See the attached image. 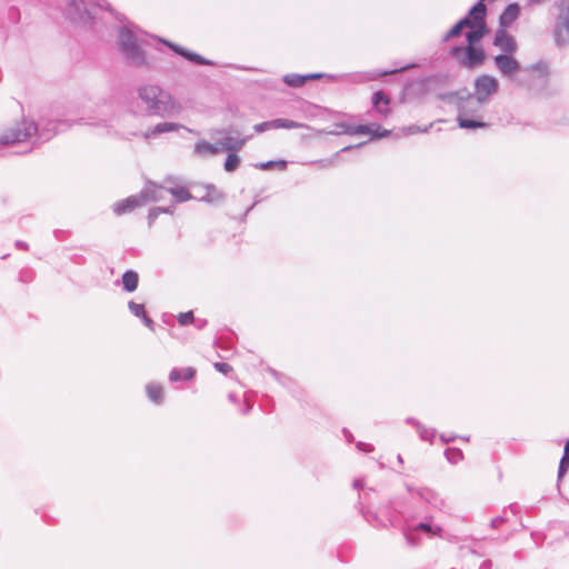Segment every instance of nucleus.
<instances>
[{
	"label": "nucleus",
	"instance_id": "nucleus-1",
	"mask_svg": "<svg viewBox=\"0 0 569 569\" xmlns=\"http://www.w3.org/2000/svg\"><path fill=\"white\" fill-rule=\"evenodd\" d=\"M137 93L150 114L176 118L182 111L181 103L159 86L142 84L138 88Z\"/></svg>",
	"mask_w": 569,
	"mask_h": 569
},
{
	"label": "nucleus",
	"instance_id": "nucleus-2",
	"mask_svg": "<svg viewBox=\"0 0 569 569\" xmlns=\"http://www.w3.org/2000/svg\"><path fill=\"white\" fill-rule=\"evenodd\" d=\"M119 44L127 62L132 67H147L149 60L146 51L140 47L133 30L123 27L119 31Z\"/></svg>",
	"mask_w": 569,
	"mask_h": 569
},
{
	"label": "nucleus",
	"instance_id": "nucleus-3",
	"mask_svg": "<svg viewBox=\"0 0 569 569\" xmlns=\"http://www.w3.org/2000/svg\"><path fill=\"white\" fill-rule=\"evenodd\" d=\"M38 131L37 123L28 118H22L16 124L0 130V146H11L23 142Z\"/></svg>",
	"mask_w": 569,
	"mask_h": 569
},
{
	"label": "nucleus",
	"instance_id": "nucleus-4",
	"mask_svg": "<svg viewBox=\"0 0 569 569\" xmlns=\"http://www.w3.org/2000/svg\"><path fill=\"white\" fill-rule=\"evenodd\" d=\"M469 96L466 98H460V102L458 104L459 113H458V122L460 128L463 129H477L485 128L486 123L482 121L481 109L482 107L475 106L469 103Z\"/></svg>",
	"mask_w": 569,
	"mask_h": 569
},
{
	"label": "nucleus",
	"instance_id": "nucleus-5",
	"mask_svg": "<svg viewBox=\"0 0 569 569\" xmlns=\"http://www.w3.org/2000/svg\"><path fill=\"white\" fill-rule=\"evenodd\" d=\"M499 81L493 76L482 74L475 80V96H469V103L482 107L499 90Z\"/></svg>",
	"mask_w": 569,
	"mask_h": 569
},
{
	"label": "nucleus",
	"instance_id": "nucleus-6",
	"mask_svg": "<svg viewBox=\"0 0 569 569\" xmlns=\"http://www.w3.org/2000/svg\"><path fill=\"white\" fill-rule=\"evenodd\" d=\"M452 54L461 64L468 68H473L481 64L485 59L483 50L475 46H468L466 48H453Z\"/></svg>",
	"mask_w": 569,
	"mask_h": 569
},
{
	"label": "nucleus",
	"instance_id": "nucleus-7",
	"mask_svg": "<svg viewBox=\"0 0 569 569\" xmlns=\"http://www.w3.org/2000/svg\"><path fill=\"white\" fill-rule=\"evenodd\" d=\"M486 12V7L483 3L479 2L470 10V16L473 20H471V30L467 33V40L469 46H473V43L478 42L483 37V24L482 18Z\"/></svg>",
	"mask_w": 569,
	"mask_h": 569
},
{
	"label": "nucleus",
	"instance_id": "nucleus-8",
	"mask_svg": "<svg viewBox=\"0 0 569 569\" xmlns=\"http://www.w3.org/2000/svg\"><path fill=\"white\" fill-rule=\"evenodd\" d=\"M556 40L559 44H569V0H563L556 26Z\"/></svg>",
	"mask_w": 569,
	"mask_h": 569
},
{
	"label": "nucleus",
	"instance_id": "nucleus-9",
	"mask_svg": "<svg viewBox=\"0 0 569 569\" xmlns=\"http://www.w3.org/2000/svg\"><path fill=\"white\" fill-rule=\"evenodd\" d=\"M493 61L497 69L506 78L512 79L520 70V64L512 54H498L493 58Z\"/></svg>",
	"mask_w": 569,
	"mask_h": 569
},
{
	"label": "nucleus",
	"instance_id": "nucleus-10",
	"mask_svg": "<svg viewBox=\"0 0 569 569\" xmlns=\"http://www.w3.org/2000/svg\"><path fill=\"white\" fill-rule=\"evenodd\" d=\"M298 128H309L307 124L301 122H296L289 119H274L271 121H264L253 126V130L257 133H262L272 129H298Z\"/></svg>",
	"mask_w": 569,
	"mask_h": 569
},
{
	"label": "nucleus",
	"instance_id": "nucleus-11",
	"mask_svg": "<svg viewBox=\"0 0 569 569\" xmlns=\"http://www.w3.org/2000/svg\"><path fill=\"white\" fill-rule=\"evenodd\" d=\"M181 129L187 130V128L181 123L163 121L148 128L143 132V138L147 140L157 139L164 133L178 132Z\"/></svg>",
	"mask_w": 569,
	"mask_h": 569
},
{
	"label": "nucleus",
	"instance_id": "nucleus-12",
	"mask_svg": "<svg viewBox=\"0 0 569 569\" xmlns=\"http://www.w3.org/2000/svg\"><path fill=\"white\" fill-rule=\"evenodd\" d=\"M143 200L141 197V192L138 194L130 196L126 199L119 200L113 203L112 211L117 216H122L129 212H132L134 209L143 207Z\"/></svg>",
	"mask_w": 569,
	"mask_h": 569
},
{
	"label": "nucleus",
	"instance_id": "nucleus-13",
	"mask_svg": "<svg viewBox=\"0 0 569 569\" xmlns=\"http://www.w3.org/2000/svg\"><path fill=\"white\" fill-rule=\"evenodd\" d=\"M140 192L144 204H147L148 202L162 201L166 199V196L168 194L167 187L159 186L153 182L146 183V186Z\"/></svg>",
	"mask_w": 569,
	"mask_h": 569
},
{
	"label": "nucleus",
	"instance_id": "nucleus-14",
	"mask_svg": "<svg viewBox=\"0 0 569 569\" xmlns=\"http://www.w3.org/2000/svg\"><path fill=\"white\" fill-rule=\"evenodd\" d=\"M493 44L503 51V54H513L518 49L515 38L510 36L505 28L496 32Z\"/></svg>",
	"mask_w": 569,
	"mask_h": 569
},
{
	"label": "nucleus",
	"instance_id": "nucleus-15",
	"mask_svg": "<svg viewBox=\"0 0 569 569\" xmlns=\"http://www.w3.org/2000/svg\"><path fill=\"white\" fill-rule=\"evenodd\" d=\"M162 43L167 44L170 49H172L176 53L182 56L183 58L188 59L191 62L198 63V64H210V62L201 57L198 53L191 52L176 43L169 42L163 39H159Z\"/></svg>",
	"mask_w": 569,
	"mask_h": 569
},
{
	"label": "nucleus",
	"instance_id": "nucleus-16",
	"mask_svg": "<svg viewBox=\"0 0 569 569\" xmlns=\"http://www.w3.org/2000/svg\"><path fill=\"white\" fill-rule=\"evenodd\" d=\"M390 99L382 92L377 91L372 96V104L378 114L386 118L390 114Z\"/></svg>",
	"mask_w": 569,
	"mask_h": 569
},
{
	"label": "nucleus",
	"instance_id": "nucleus-17",
	"mask_svg": "<svg viewBox=\"0 0 569 569\" xmlns=\"http://www.w3.org/2000/svg\"><path fill=\"white\" fill-rule=\"evenodd\" d=\"M69 13L73 20L84 24L90 23V21L92 20L90 12L86 9H82V3L77 1L70 3Z\"/></svg>",
	"mask_w": 569,
	"mask_h": 569
},
{
	"label": "nucleus",
	"instance_id": "nucleus-18",
	"mask_svg": "<svg viewBox=\"0 0 569 569\" xmlns=\"http://www.w3.org/2000/svg\"><path fill=\"white\" fill-rule=\"evenodd\" d=\"M520 7L517 3L509 4L500 16V24L502 28H507L513 23L519 17Z\"/></svg>",
	"mask_w": 569,
	"mask_h": 569
},
{
	"label": "nucleus",
	"instance_id": "nucleus-19",
	"mask_svg": "<svg viewBox=\"0 0 569 569\" xmlns=\"http://www.w3.org/2000/svg\"><path fill=\"white\" fill-rule=\"evenodd\" d=\"M146 392L148 398L156 405H161L164 399L163 387L156 382H150L146 386Z\"/></svg>",
	"mask_w": 569,
	"mask_h": 569
},
{
	"label": "nucleus",
	"instance_id": "nucleus-20",
	"mask_svg": "<svg viewBox=\"0 0 569 569\" xmlns=\"http://www.w3.org/2000/svg\"><path fill=\"white\" fill-rule=\"evenodd\" d=\"M221 141H222V147L226 149V151L237 152L243 148V146L247 142V139H244V138L237 139V138H233L232 136H226V137L221 138Z\"/></svg>",
	"mask_w": 569,
	"mask_h": 569
},
{
	"label": "nucleus",
	"instance_id": "nucleus-21",
	"mask_svg": "<svg viewBox=\"0 0 569 569\" xmlns=\"http://www.w3.org/2000/svg\"><path fill=\"white\" fill-rule=\"evenodd\" d=\"M319 77H320V74H317V73L307 74V76L291 73V74L284 76L283 81L290 87H301L306 83L307 80L317 79Z\"/></svg>",
	"mask_w": 569,
	"mask_h": 569
},
{
	"label": "nucleus",
	"instance_id": "nucleus-22",
	"mask_svg": "<svg viewBox=\"0 0 569 569\" xmlns=\"http://www.w3.org/2000/svg\"><path fill=\"white\" fill-rule=\"evenodd\" d=\"M130 311L138 318H141L143 323L151 330H153V321L147 317L144 311V306L141 303H136L133 301L129 302Z\"/></svg>",
	"mask_w": 569,
	"mask_h": 569
},
{
	"label": "nucleus",
	"instance_id": "nucleus-23",
	"mask_svg": "<svg viewBox=\"0 0 569 569\" xmlns=\"http://www.w3.org/2000/svg\"><path fill=\"white\" fill-rule=\"evenodd\" d=\"M167 190L168 194L170 193L174 202L178 203L188 201L192 198L190 192L184 187H167Z\"/></svg>",
	"mask_w": 569,
	"mask_h": 569
},
{
	"label": "nucleus",
	"instance_id": "nucleus-24",
	"mask_svg": "<svg viewBox=\"0 0 569 569\" xmlns=\"http://www.w3.org/2000/svg\"><path fill=\"white\" fill-rule=\"evenodd\" d=\"M196 370L191 367L183 368V369H173L171 370L169 375V379L172 382H177L181 379L190 380L194 377Z\"/></svg>",
	"mask_w": 569,
	"mask_h": 569
},
{
	"label": "nucleus",
	"instance_id": "nucleus-25",
	"mask_svg": "<svg viewBox=\"0 0 569 569\" xmlns=\"http://www.w3.org/2000/svg\"><path fill=\"white\" fill-rule=\"evenodd\" d=\"M138 281H139L138 273L132 270L124 272V274L122 277L123 288L129 292H132L137 289Z\"/></svg>",
	"mask_w": 569,
	"mask_h": 569
},
{
	"label": "nucleus",
	"instance_id": "nucleus-26",
	"mask_svg": "<svg viewBox=\"0 0 569 569\" xmlns=\"http://www.w3.org/2000/svg\"><path fill=\"white\" fill-rule=\"evenodd\" d=\"M351 128V124L349 123H346V122H337L333 124V129L331 130H317V134H323V133H327V134H348V129Z\"/></svg>",
	"mask_w": 569,
	"mask_h": 569
},
{
	"label": "nucleus",
	"instance_id": "nucleus-27",
	"mask_svg": "<svg viewBox=\"0 0 569 569\" xmlns=\"http://www.w3.org/2000/svg\"><path fill=\"white\" fill-rule=\"evenodd\" d=\"M471 26V19L470 18H465L462 20H460L456 26H453L451 28V30L447 33L445 40H449L451 38H455L457 36L460 34V32L462 31L463 28H467Z\"/></svg>",
	"mask_w": 569,
	"mask_h": 569
},
{
	"label": "nucleus",
	"instance_id": "nucleus-28",
	"mask_svg": "<svg viewBox=\"0 0 569 569\" xmlns=\"http://www.w3.org/2000/svg\"><path fill=\"white\" fill-rule=\"evenodd\" d=\"M222 193L213 186L206 187V194L201 197V200L208 202H217L222 200Z\"/></svg>",
	"mask_w": 569,
	"mask_h": 569
},
{
	"label": "nucleus",
	"instance_id": "nucleus-29",
	"mask_svg": "<svg viewBox=\"0 0 569 569\" xmlns=\"http://www.w3.org/2000/svg\"><path fill=\"white\" fill-rule=\"evenodd\" d=\"M240 162V157L236 152L231 151L224 161V170L228 172H233L239 168Z\"/></svg>",
	"mask_w": 569,
	"mask_h": 569
},
{
	"label": "nucleus",
	"instance_id": "nucleus-30",
	"mask_svg": "<svg viewBox=\"0 0 569 569\" xmlns=\"http://www.w3.org/2000/svg\"><path fill=\"white\" fill-rule=\"evenodd\" d=\"M194 152L198 156L206 157L212 154V146L211 142L208 141H198L194 147Z\"/></svg>",
	"mask_w": 569,
	"mask_h": 569
},
{
	"label": "nucleus",
	"instance_id": "nucleus-31",
	"mask_svg": "<svg viewBox=\"0 0 569 569\" xmlns=\"http://www.w3.org/2000/svg\"><path fill=\"white\" fill-rule=\"evenodd\" d=\"M432 124L428 126V127H420V126H408V127H403L400 131L402 134L405 136H411V134H417V133H426L428 132L429 128L431 127Z\"/></svg>",
	"mask_w": 569,
	"mask_h": 569
},
{
	"label": "nucleus",
	"instance_id": "nucleus-32",
	"mask_svg": "<svg viewBox=\"0 0 569 569\" xmlns=\"http://www.w3.org/2000/svg\"><path fill=\"white\" fill-rule=\"evenodd\" d=\"M256 167L258 169H261V170H269V169H271L273 167H277L280 170H284L286 167H287V162L283 161V160H280V161H268V162L258 163V164H256Z\"/></svg>",
	"mask_w": 569,
	"mask_h": 569
},
{
	"label": "nucleus",
	"instance_id": "nucleus-33",
	"mask_svg": "<svg viewBox=\"0 0 569 569\" xmlns=\"http://www.w3.org/2000/svg\"><path fill=\"white\" fill-rule=\"evenodd\" d=\"M348 134H371L372 132V126L368 124H359V126H352L351 128L347 130Z\"/></svg>",
	"mask_w": 569,
	"mask_h": 569
},
{
	"label": "nucleus",
	"instance_id": "nucleus-34",
	"mask_svg": "<svg viewBox=\"0 0 569 569\" xmlns=\"http://www.w3.org/2000/svg\"><path fill=\"white\" fill-rule=\"evenodd\" d=\"M160 213H173V209L171 207H168V208H162V207L152 208L149 211V214H148L149 223H152L158 218V216Z\"/></svg>",
	"mask_w": 569,
	"mask_h": 569
},
{
	"label": "nucleus",
	"instance_id": "nucleus-35",
	"mask_svg": "<svg viewBox=\"0 0 569 569\" xmlns=\"http://www.w3.org/2000/svg\"><path fill=\"white\" fill-rule=\"evenodd\" d=\"M446 457L451 463H458L462 460V452L458 449H448L446 451Z\"/></svg>",
	"mask_w": 569,
	"mask_h": 569
},
{
	"label": "nucleus",
	"instance_id": "nucleus-36",
	"mask_svg": "<svg viewBox=\"0 0 569 569\" xmlns=\"http://www.w3.org/2000/svg\"><path fill=\"white\" fill-rule=\"evenodd\" d=\"M569 469V455H563L558 470V479L560 480Z\"/></svg>",
	"mask_w": 569,
	"mask_h": 569
},
{
	"label": "nucleus",
	"instance_id": "nucleus-37",
	"mask_svg": "<svg viewBox=\"0 0 569 569\" xmlns=\"http://www.w3.org/2000/svg\"><path fill=\"white\" fill-rule=\"evenodd\" d=\"M371 134L373 138H385L390 134V131L386 130V129H381L379 126L375 124V126H372Z\"/></svg>",
	"mask_w": 569,
	"mask_h": 569
},
{
	"label": "nucleus",
	"instance_id": "nucleus-38",
	"mask_svg": "<svg viewBox=\"0 0 569 569\" xmlns=\"http://www.w3.org/2000/svg\"><path fill=\"white\" fill-rule=\"evenodd\" d=\"M178 321L182 326L189 325L193 321V313L191 311L180 313L178 317Z\"/></svg>",
	"mask_w": 569,
	"mask_h": 569
},
{
	"label": "nucleus",
	"instance_id": "nucleus-39",
	"mask_svg": "<svg viewBox=\"0 0 569 569\" xmlns=\"http://www.w3.org/2000/svg\"><path fill=\"white\" fill-rule=\"evenodd\" d=\"M415 529L422 530L423 532L430 536L436 535V529H433L432 526L429 523H420Z\"/></svg>",
	"mask_w": 569,
	"mask_h": 569
},
{
	"label": "nucleus",
	"instance_id": "nucleus-40",
	"mask_svg": "<svg viewBox=\"0 0 569 569\" xmlns=\"http://www.w3.org/2000/svg\"><path fill=\"white\" fill-rule=\"evenodd\" d=\"M419 432L421 438L425 440H430L433 437V432L426 428L419 429Z\"/></svg>",
	"mask_w": 569,
	"mask_h": 569
},
{
	"label": "nucleus",
	"instance_id": "nucleus-41",
	"mask_svg": "<svg viewBox=\"0 0 569 569\" xmlns=\"http://www.w3.org/2000/svg\"><path fill=\"white\" fill-rule=\"evenodd\" d=\"M214 367H216L219 371H221V372H223V373H227V372H228V370L230 369L229 365H227V363H221V362L216 363V365H214Z\"/></svg>",
	"mask_w": 569,
	"mask_h": 569
},
{
	"label": "nucleus",
	"instance_id": "nucleus-42",
	"mask_svg": "<svg viewBox=\"0 0 569 569\" xmlns=\"http://www.w3.org/2000/svg\"><path fill=\"white\" fill-rule=\"evenodd\" d=\"M358 448H359V450L365 451V452H370L372 450V447L370 445L362 443V442L358 443Z\"/></svg>",
	"mask_w": 569,
	"mask_h": 569
},
{
	"label": "nucleus",
	"instance_id": "nucleus-43",
	"mask_svg": "<svg viewBox=\"0 0 569 569\" xmlns=\"http://www.w3.org/2000/svg\"><path fill=\"white\" fill-rule=\"evenodd\" d=\"M217 144V147L219 148V151L222 152V151H226V149L222 147V141L221 139H219L218 141L214 142Z\"/></svg>",
	"mask_w": 569,
	"mask_h": 569
},
{
	"label": "nucleus",
	"instance_id": "nucleus-44",
	"mask_svg": "<svg viewBox=\"0 0 569 569\" xmlns=\"http://www.w3.org/2000/svg\"><path fill=\"white\" fill-rule=\"evenodd\" d=\"M211 146H212V154H217V153H219V152H220V151H219V148L217 147V144H216V143H211Z\"/></svg>",
	"mask_w": 569,
	"mask_h": 569
},
{
	"label": "nucleus",
	"instance_id": "nucleus-45",
	"mask_svg": "<svg viewBox=\"0 0 569 569\" xmlns=\"http://www.w3.org/2000/svg\"><path fill=\"white\" fill-rule=\"evenodd\" d=\"M563 455H569V439L567 440V442L565 445Z\"/></svg>",
	"mask_w": 569,
	"mask_h": 569
},
{
	"label": "nucleus",
	"instance_id": "nucleus-46",
	"mask_svg": "<svg viewBox=\"0 0 569 569\" xmlns=\"http://www.w3.org/2000/svg\"><path fill=\"white\" fill-rule=\"evenodd\" d=\"M353 486H355L356 488H361L363 485H362V482H361L360 480H356V481H355V483H353Z\"/></svg>",
	"mask_w": 569,
	"mask_h": 569
},
{
	"label": "nucleus",
	"instance_id": "nucleus-47",
	"mask_svg": "<svg viewBox=\"0 0 569 569\" xmlns=\"http://www.w3.org/2000/svg\"><path fill=\"white\" fill-rule=\"evenodd\" d=\"M543 0H529L530 3H540L542 2Z\"/></svg>",
	"mask_w": 569,
	"mask_h": 569
},
{
	"label": "nucleus",
	"instance_id": "nucleus-48",
	"mask_svg": "<svg viewBox=\"0 0 569 569\" xmlns=\"http://www.w3.org/2000/svg\"><path fill=\"white\" fill-rule=\"evenodd\" d=\"M350 149H352V147H351V146H348V147H345L341 151H348V150H350Z\"/></svg>",
	"mask_w": 569,
	"mask_h": 569
},
{
	"label": "nucleus",
	"instance_id": "nucleus-49",
	"mask_svg": "<svg viewBox=\"0 0 569 569\" xmlns=\"http://www.w3.org/2000/svg\"><path fill=\"white\" fill-rule=\"evenodd\" d=\"M395 71H385V74L393 73Z\"/></svg>",
	"mask_w": 569,
	"mask_h": 569
}]
</instances>
